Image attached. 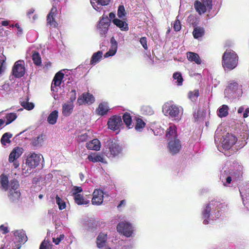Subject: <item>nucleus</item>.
Returning a JSON list of instances; mask_svg holds the SVG:
<instances>
[{
	"label": "nucleus",
	"instance_id": "b1692460",
	"mask_svg": "<svg viewBox=\"0 0 249 249\" xmlns=\"http://www.w3.org/2000/svg\"><path fill=\"white\" fill-rule=\"evenodd\" d=\"M73 103L69 102L65 103L62 106V114L66 117L69 116L73 111Z\"/></svg>",
	"mask_w": 249,
	"mask_h": 249
},
{
	"label": "nucleus",
	"instance_id": "393cba45",
	"mask_svg": "<svg viewBox=\"0 0 249 249\" xmlns=\"http://www.w3.org/2000/svg\"><path fill=\"white\" fill-rule=\"evenodd\" d=\"M86 147L89 150L98 151L101 147L100 142L97 139H94L87 142Z\"/></svg>",
	"mask_w": 249,
	"mask_h": 249
},
{
	"label": "nucleus",
	"instance_id": "473e14b6",
	"mask_svg": "<svg viewBox=\"0 0 249 249\" xmlns=\"http://www.w3.org/2000/svg\"><path fill=\"white\" fill-rule=\"evenodd\" d=\"M228 109L227 105H222L217 110L218 116L220 118L226 117L228 115Z\"/></svg>",
	"mask_w": 249,
	"mask_h": 249
},
{
	"label": "nucleus",
	"instance_id": "58836bf2",
	"mask_svg": "<svg viewBox=\"0 0 249 249\" xmlns=\"http://www.w3.org/2000/svg\"><path fill=\"white\" fill-rule=\"evenodd\" d=\"M146 124L141 118L136 119V123L135 126V129L136 131L141 132L145 126Z\"/></svg>",
	"mask_w": 249,
	"mask_h": 249
},
{
	"label": "nucleus",
	"instance_id": "052dcab7",
	"mask_svg": "<svg viewBox=\"0 0 249 249\" xmlns=\"http://www.w3.org/2000/svg\"><path fill=\"white\" fill-rule=\"evenodd\" d=\"M238 84L237 82H232L230 84H229L228 87L230 89H237L238 88Z\"/></svg>",
	"mask_w": 249,
	"mask_h": 249
},
{
	"label": "nucleus",
	"instance_id": "79ce46f5",
	"mask_svg": "<svg viewBox=\"0 0 249 249\" xmlns=\"http://www.w3.org/2000/svg\"><path fill=\"white\" fill-rule=\"evenodd\" d=\"M43 142V135H41L34 139L32 142V144L34 146L39 147L42 145Z\"/></svg>",
	"mask_w": 249,
	"mask_h": 249
},
{
	"label": "nucleus",
	"instance_id": "5701e85b",
	"mask_svg": "<svg viewBox=\"0 0 249 249\" xmlns=\"http://www.w3.org/2000/svg\"><path fill=\"white\" fill-rule=\"evenodd\" d=\"M107 233L101 232L96 238V244L98 248H103L107 242Z\"/></svg>",
	"mask_w": 249,
	"mask_h": 249
},
{
	"label": "nucleus",
	"instance_id": "20e7f679",
	"mask_svg": "<svg viewBox=\"0 0 249 249\" xmlns=\"http://www.w3.org/2000/svg\"><path fill=\"white\" fill-rule=\"evenodd\" d=\"M106 151L110 157H114L118 156L122 152V147L116 142L108 140L105 145Z\"/></svg>",
	"mask_w": 249,
	"mask_h": 249
},
{
	"label": "nucleus",
	"instance_id": "864d4df0",
	"mask_svg": "<svg viewBox=\"0 0 249 249\" xmlns=\"http://www.w3.org/2000/svg\"><path fill=\"white\" fill-rule=\"evenodd\" d=\"M65 238L64 234H60L58 237H57L56 238H53V242L56 245H58L60 242L63 240Z\"/></svg>",
	"mask_w": 249,
	"mask_h": 249
},
{
	"label": "nucleus",
	"instance_id": "a878e982",
	"mask_svg": "<svg viewBox=\"0 0 249 249\" xmlns=\"http://www.w3.org/2000/svg\"><path fill=\"white\" fill-rule=\"evenodd\" d=\"M64 76V73L60 71H59L55 74L52 82L51 87L52 90H54L53 89V85L55 87H57L61 85Z\"/></svg>",
	"mask_w": 249,
	"mask_h": 249
},
{
	"label": "nucleus",
	"instance_id": "4c0bfd02",
	"mask_svg": "<svg viewBox=\"0 0 249 249\" xmlns=\"http://www.w3.org/2000/svg\"><path fill=\"white\" fill-rule=\"evenodd\" d=\"M141 110L143 114L146 115H151L154 113L152 107L149 105L142 106L141 107Z\"/></svg>",
	"mask_w": 249,
	"mask_h": 249
},
{
	"label": "nucleus",
	"instance_id": "2f4dec72",
	"mask_svg": "<svg viewBox=\"0 0 249 249\" xmlns=\"http://www.w3.org/2000/svg\"><path fill=\"white\" fill-rule=\"evenodd\" d=\"M75 202L78 205H87L89 203V201L84 198L82 195H76L74 196Z\"/></svg>",
	"mask_w": 249,
	"mask_h": 249
},
{
	"label": "nucleus",
	"instance_id": "680f3d73",
	"mask_svg": "<svg viewBox=\"0 0 249 249\" xmlns=\"http://www.w3.org/2000/svg\"><path fill=\"white\" fill-rule=\"evenodd\" d=\"M9 84L5 83L1 86H0V90L6 91L9 89Z\"/></svg>",
	"mask_w": 249,
	"mask_h": 249
},
{
	"label": "nucleus",
	"instance_id": "c03bdc74",
	"mask_svg": "<svg viewBox=\"0 0 249 249\" xmlns=\"http://www.w3.org/2000/svg\"><path fill=\"white\" fill-rule=\"evenodd\" d=\"M173 78L175 80H177L178 85L179 86H181L182 85V82L183 81L182 75L180 72H176L173 74Z\"/></svg>",
	"mask_w": 249,
	"mask_h": 249
},
{
	"label": "nucleus",
	"instance_id": "3c124183",
	"mask_svg": "<svg viewBox=\"0 0 249 249\" xmlns=\"http://www.w3.org/2000/svg\"><path fill=\"white\" fill-rule=\"evenodd\" d=\"M50 245V241L45 239L41 243L39 247V249H47Z\"/></svg>",
	"mask_w": 249,
	"mask_h": 249
},
{
	"label": "nucleus",
	"instance_id": "f8f14e48",
	"mask_svg": "<svg viewBox=\"0 0 249 249\" xmlns=\"http://www.w3.org/2000/svg\"><path fill=\"white\" fill-rule=\"evenodd\" d=\"M57 13V8L54 5H53L50 13L47 17V23L52 27H57L58 23L55 20V17Z\"/></svg>",
	"mask_w": 249,
	"mask_h": 249
},
{
	"label": "nucleus",
	"instance_id": "c756f323",
	"mask_svg": "<svg viewBox=\"0 0 249 249\" xmlns=\"http://www.w3.org/2000/svg\"><path fill=\"white\" fill-rule=\"evenodd\" d=\"M122 120L128 128H132L133 125L132 124V117L130 113L125 112L123 115Z\"/></svg>",
	"mask_w": 249,
	"mask_h": 249
},
{
	"label": "nucleus",
	"instance_id": "13d9d810",
	"mask_svg": "<svg viewBox=\"0 0 249 249\" xmlns=\"http://www.w3.org/2000/svg\"><path fill=\"white\" fill-rule=\"evenodd\" d=\"M202 3H205L208 6V8L212 9V0H201Z\"/></svg>",
	"mask_w": 249,
	"mask_h": 249
},
{
	"label": "nucleus",
	"instance_id": "a19ab883",
	"mask_svg": "<svg viewBox=\"0 0 249 249\" xmlns=\"http://www.w3.org/2000/svg\"><path fill=\"white\" fill-rule=\"evenodd\" d=\"M199 93L198 89H195L194 91H190L188 93V98L192 102H196L198 97L199 96Z\"/></svg>",
	"mask_w": 249,
	"mask_h": 249
},
{
	"label": "nucleus",
	"instance_id": "a211bd4d",
	"mask_svg": "<svg viewBox=\"0 0 249 249\" xmlns=\"http://www.w3.org/2000/svg\"><path fill=\"white\" fill-rule=\"evenodd\" d=\"M111 0H90V3L93 8L97 11H100L102 6L109 4Z\"/></svg>",
	"mask_w": 249,
	"mask_h": 249
},
{
	"label": "nucleus",
	"instance_id": "5fc2aeb1",
	"mask_svg": "<svg viewBox=\"0 0 249 249\" xmlns=\"http://www.w3.org/2000/svg\"><path fill=\"white\" fill-rule=\"evenodd\" d=\"M240 194V196L242 198L243 203H244V201H245V199H247V197H248V193H247L246 192H245V190L243 188H241L239 189Z\"/></svg>",
	"mask_w": 249,
	"mask_h": 249
},
{
	"label": "nucleus",
	"instance_id": "9b49d317",
	"mask_svg": "<svg viewBox=\"0 0 249 249\" xmlns=\"http://www.w3.org/2000/svg\"><path fill=\"white\" fill-rule=\"evenodd\" d=\"M109 22L107 17H103L100 20L97 28L101 36H105L106 34L107 33L108 30Z\"/></svg>",
	"mask_w": 249,
	"mask_h": 249
},
{
	"label": "nucleus",
	"instance_id": "774afa93",
	"mask_svg": "<svg viewBox=\"0 0 249 249\" xmlns=\"http://www.w3.org/2000/svg\"><path fill=\"white\" fill-rule=\"evenodd\" d=\"M249 113V108L246 109L245 112L243 114V118H246L248 117V114Z\"/></svg>",
	"mask_w": 249,
	"mask_h": 249
},
{
	"label": "nucleus",
	"instance_id": "f03ea898",
	"mask_svg": "<svg viewBox=\"0 0 249 249\" xmlns=\"http://www.w3.org/2000/svg\"><path fill=\"white\" fill-rule=\"evenodd\" d=\"M42 156L34 152L30 153L26 157L25 162L22 166V174L26 177L33 173L34 169L38 166L40 163Z\"/></svg>",
	"mask_w": 249,
	"mask_h": 249
},
{
	"label": "nucleus",
	"instance_id": "ea45409f",
	"mask_svg": "<svg viewBox=\"0 0 249 249\" xmlns=\"http://www.w3.org/2000/svg\"><path fill=\"white\" fill-rule=\"evenodd\" d=\"M17 118V115L16 113H9L6 114L5 118L6 119V125H8L14 121H15Z\"/></svg>",
	"mask_w": 249,
	"mask_h": 249
},
{
	"label": "nucleus",
	"instance_id": "f704fd0d",
	"mask_svg": "<svg viewBox=\"0 0 249 249\" xmlns=\"http://www.w3.org/2000/svg\"><path fill=\"white\" fill-rule=\"evenodd\" d=\"M88 160L93 162H103L104 159L102 156L99 154H90L88 157Z\"/></svg>",
	"mask_w": 249,
	"mask_h": 249
},
{
	"label": "nucleus",
	"instance_id": "bb28decb",
	"mask_svg": "<svg viewBox=\"0 0 249 249\" xmlns=\"http://www.w3.org/2000/svg\"><path fill=\"white\" fill-rule=\"evenodd\" d=\"M112 22L116 26L119 27L121 31H127L129 30L127 23L120 19L114 18L112 20Z\"/></svg>",
	"mask_w": 249,
	"mask_h": 249
},
{
	"label": "nucleus",
	"instance_id": "c9c22d12",
	"mask_svg": "<svg viewBox=\"0 0 249 249\" xmlns=\"http://www.w3.org/2000/svg\"><path fill=\"white\" fill-rule=\"evenodd\" d=\"M32 60L36 66H40L41 64V59L38 52L33 51L32 53Z\"/></svg>",
	"mask_w": 249,
	"mask_h": 249
},
{
	"label": "nucleus",
	"instance_id": "e2e57ef3",
	"mask_svg": "<svg viewBox=\"0 0 249 249\" xmlns=\"http://www.w3.org/2000/svg\"><path fill=\"white\" fill-rule=\"evenodd\" d=\"M15 27L18 29L17 34L18 35H21V34L22 33V29L20 27L19 24L18 23H16L15 24Z\"/></svg>",
	"mask_w": 249,
	"mask_h": 249
},
{
	"label": "nucleus",
	"instance_id": "2eb2a0df",
	"mask_svg": "<svg viewBox=\"0 0 249 249\" xmlns=\"http://www.w3.org/2000/svg\"><path fill=\"white\" fill-rule=\"evenodd\" d=\"M103 192L100 189H96L93 193V197L91 200L92 204L99 205L103 201Z\"/></svg>",
	"mask_w": 249,
	"mask_h": 249
},
{
	"label": "nucleus",
	"instance_id": "0eeeda50",
	"mask_svg": "<svg viewBox=\"0 0 249 249\" xmlns=\"http://www.w3.org/2000/svg\"><path fill=\"white\" fill-rule=\"evenodd\" d=\"M117 230L118 232L127 237L131 236L133 232L132 225L127 222L119 223L117 225Z\"/></svg>",
	"mask_w": 249,
	"mask_h": 249
},
{
	"label": "nucleus",
	"instance_id": "39448f33",
	"mask_svg": "<svg viewBox=\"0 0 249 249\" xmlns=\"http://www.w3.org/2000/svg\"><path fill=\"white\" fill-rule=\"evenodd\" d=\"M23 152L22 148L17 146L13 149L9 155L8 161L10 163H13V166L15 169L19 166V162L17 160L21 156Z\"/></svg>",
	"mask_w": 249,
	"mask_h": 249
},
{
	"label": "nucleus",
	"instance_id": "49530a36",
	"mask_svg": "<svg viewBox=\"0 0 249 249\" xmlns=\"http://www.w3.org/2000/svg\"><path fill=\"white\" fill-rule=\"evenodd\" d=\"M126 13L124 5H120L118 7L117 15L119 18H122L125 16Z\"/></svg>",
	"mask_w": 249,
	"mask_h": 249
},
{
	"label": "nucleus",
	"instance_id": "a18cd8bd",
	"mask_svg": "<svg viewBox=\"0 0 249 249\" xmlns=\"http://www.w3.org/2000/svg\"><path fill=\"white\" fill-rule=\"evenodd\" d=\"M209 205V206L212 207L213 209L218 211V209L220 208V206L222 205V204L219 201L213 200L210 202V203Z\"/></svg>",
	"mask_w": 249,
	"mask_h": 249
},
{
	"label": "nucleus",
	"instance_id": "338daca9",
	"mask_svg": "<svg viewBox=\"0 0 249 249\" xmlns=\"http://www.w3.org/2000/svg\"><path fill=\"white\" fill-rule=\"evenodd\" d=\"M231 178L230 176L226 178V183L224 184V185L227 186L228 184H230L231 181Z\"/></svg>",
	"mask_w": 249,
	"mask_h": 249
},
{
	"label": "nucleus",
	"instance_id": "69168bd1",
	"mask_svg": "<svg viewBox=\"0 0 249 249\" xmlns=\"http://www.w3.org/2000/svg\"><path fill=\"white\" fill-rule=\"evenodd\" d=\"M188 19L189 20V22H190V19H191V22H195L197 23V24H198V20L196 18L194 17L193 16H189L188 17Z\"/></svg>",
	"mask_w": 249,
	"mask_h": 249
},
{
	"label": "nucleus",
	"instance_id": "de8ad7c7",
	"mask_svg": "<svg viewBox=\"0 0 249 249\" xmlns=\"http://www.w3.org/2000/svg\"><path fill=\"white\" fill-rule=\"evenodd\" d=\"M6 56L4 55H3L1 58L0 59V74L3 72L5 69L4 64L6 61Z\"/></svg>",
	"mask_w": 249,
	"mask_h": 249
},
{
	"label": "nucleus",
	"instance_id": "412c9836",
	"mask_svg": "<svg viewBox=\"0 0 249 249\" xmlns=\"http://www.w3.org/2000/svg\"><path fill=\"white\" fill-rule=\"evenodd\" d=\"M111 48L110 50L106 53L105 56L108 57L114 55L117 50L118 43L114 37H112L110 39Z\"/></svg>",
	"mask_w": 249,
	"mask_h": 249
},
{
	"label": "nucleus",
	"instance_id": "09e8293b",
	"mask_svg": "<svg viewBox=\"0 0 249 249\" xmlns=\"http://www.w3.org/2000/svg\"><path fill=\"white\" fill-rule=\"evenodd\" d=\"M211 212V207L209 206V205H207L205 209L202 212L203 217L204 218H208L210 217Z\"/></svg>",
	"mask_w": 249,
	"mask_h": 249
},
{
	"label": "nucleus",
	"instance_id": "4468645a",
	"mask_svg": "<svg viewBox=\"0 0 249 249\" xmlns=\"http://www.w3.org/2000/svg\"><path fill=\"white\" fill-rule=\"evenodd\" d=\"M181 145L179 139H175L169 141L168 143V148L170 153L173 155L176 154L179 152L180 150Z\"/></svg>",
	"mask_w": 249,
	"mask_h": 249
},
{
	"label": "nucleus",
	"instance_id": "4be33fe9",
	"mask_svg": "<svg viewBox=\"0 0 249 249\" xmlns=\"http://www.w3.org/2000/svg\"><path fill=\"white\" fill-rule=\"evenodd\" d=\"M194 7L196 11L199 15H202L206 12L208 6L205 3L197 0L194 2Z\"/></svg>",
	"mask_w": 249,
	"mask_h": 249
},
{
	"label": "nucleus",
	"instance_id": "f257e3e1",
	"mask_svg": "<svg viewBox=\"0 0 249 249\" xmlns=\"http://www.w3.org/2000/svg\"><path fill=\"white\" fill-rule=\"evenodd\" d=\"M0 188L2 190L8 191V197L12 203H16L19 201L21 193L19 189L18 181L13 178L10 181L7 175L2 174L0 176Z\"/></svg>",
	"mask_w": 249,
	"mask_h": 249
},
{
	"label": "nucleus",
	"instance_id": "bf43d9fd",
	"mask_svg": "<svg viewBox=\"0 0 249 249\" xmlns=\"http://www.w3.org/2000/svg\"><path fill=\"white\" fill-rule=\"evenodd\" d=\"M0 231L2 232V234H5L9 232L8 227L5 226L3 225H1L0 226Z\"/></svg>",
	"mask_w": 249,
	"mask_h": 249
},
{
	"label": "nucleus",
	"instance_id": "dca6fc26",
	"mask_svg": "<svg viewBox=\"0 0 249 249\" xmlns=\"http://www.w3.org/2000/svg\"><path fill=\"white\" fill-rule=\"evenodd\" d=\"M164 109L171 117L178 116L180 112L179 107L175 105H165Z\"/></svg>",
	"mask_w": 249,
	"mask_h": 249
},
{
	"label": "nucleus",
	"instance_id": "f3484780",
	"mask_svg": "<svg viewBox=\"0 0 249 249\" xmlns=\"http://www.w3.org/2000/svg\"><path fill=\"white\" fill-rule=\"evenodd\" d=\"M191 19H190V24L194 27L193 31V35L195 39H198L202 37L205 34V30L203 27L200 26H197V23L191 22Z\"/></svg>",
	"mask_w": 249,
	"mask_h": 249
},
{
	"label": "nucleus",
	"instance_id": "7ed1b4c3",
	"mask_svg": "<svg viewBox=\"0 0 249 249\" xmlns=\"http://www.w3.org/2000/svg\"><path fill=\"white\" fill-rule=\"evenodd\" d=\"M238 60V56L235 52L227 50L222 56V66L228 70H233L237 66Z\"/></svg>",
	"mask_w": 249,
	"mask_h": 249
},
{
	"label": "nucleus",
	"instance_id": "c85d7f7f",
	"mask_svg": "<svg viewBox=\"0 0 249 249\" xmlns=\"http://www.w3.org/2000/svg\"><path fill=\"white\" fill-rule=\"evenodd\" d=\"M103 53L102 51H99L96 53H94L91 57L90 64L91 65H95L98 63L102 58Z\"/></svg>",
	"mask_w": 249,
	"mask_h": 249
},
{
	"label": "nucleus",
	"instance_id": "e433bc0d",
	"mask_svg": "<svg viewBox=\"0 0 249 249\" xmlns=\"http://www.w3.org/2000/svg\"><path fill=\"white\" fill-rule=\"evenodd\" d=\"M29 98L27 97L26 101H20V105L25 109L27 110H31L33 109L34 107V104L32 102H29Z\"/></svg>",
	"mask_w": 249,
	"mask_h": 249
},
{
	"label": "nucleus",
	"instance_id": "ddd939ff",
	"mask_svg": "<svg viewBox=\"0 0 249 249\" xmlns=\"http://www.w3.org/2000/svg\"><path fill=\"white\" fill-rule=\"evenodd\" d=\"M237 138L231 134L228 133L223 142V146L226 149L231 148L235 144Z\"/></svg>",
	"mask_w": 249,
	"mask_h": 249
},
{
	"label": "nucleus",
	"instance_id": "603ef678",
	"mask_svg": "<svg viewBox=\"0 0 249 249\" xmlns=\"http://www.w3.org/2000/svg\"><path fill=\"white\" fill-rule=\"evenodd\" d=\"M173 28L174 30L176 32H178L180 30L181 24L180 21L178 19H177L175 21Z\"/></svg>",
	"mask_w": 249,
	"mask_h": 249
},
{
	"label": "nucleus",
	"instance_id": "37998d69",
	"mask_svg": "<svg viewBox=\"0 0 249 249\" xmlns=\"http://www.w3.org/2000/svg\"><path fill=\"white\" fill-rule=\"evenodd\" d=\"M56 203L58 206L59 209L60 210H64L66 207V204L65 202L58 195L55 197Z\"/></svg>",
	"mask_w": 249,
	"mask_h": 249
},
{
	"label": "nucleus",
	"instance_id": "0e129e2a",
	"mask_svg": "<svg viewBox=\"0 0 249 249\" xmlns=\"http://www.w3.org/2000/svg\"><path fill=\"white\" fill-rule=\"evenodd\" d=\"M87 138L88 135L87 134H82L79 136V139L81 141H85L87 140Z\"/></svg>",
	"mask_w": 249,
	"mask_h": 249
},
{
	"label": "nucleus",
	"instance_id": "aec40b11",
	"mask_svg": "<svg viewBox=\"0 0 249 249\" xmlns=\"http://www.w3.org/2000/svg\"><path fill=\"white\" fill-rule=\"evenodd\" d=\"M109 110L107 103H101L96 109V114L100 116H104L108 113Z\"/></svg>",
	"mask_w": 249,
	"mask_h": 249
},
{
	"label": "nucleus",
	"instance_id": "8fccbe9b",
	"mask_svg": "<svg viewBox=\"0 0 249 249\" xmlns=\"http://www.w3.org/2000/svg\"><path fill=\"white\" fill-rule=\"evenodd\" d=\"M72 191V196H75L76 195H79V193H81L83 191V189L81 187L74 186Z\"/></svg>",
	"mask_w": 249,
	"mask_h": 249
},
{
	"label": "nucleus",
	"instance_id": "cd10ccee",
	"mask_svg": "<svg viewBox=\"0 0 249 249\" xmlns=\"http://www.w3.org/2000/svg\"><path fill=\"white\" fill-rule=\"evenodd\" d=\"M187 57L189 61L195 62L197 64H200L201 63V59L199 55L195 53L188 52L187 53Z\"/></svg>",
	"mask_w": 249,
	"mask_h": 249
},
{
	"label": "nucleus",
	"instance_id": "9d476101",
	"mask_svg": "<svg viewBox=\"0 0 249 249\" xmlns=\"http://www.w3.org/2000/svg\"><path fill=\"white\" fill-rule=\"evenodd\" d=\"M94 101V97L89 92L83 93L77 99V103L79 105L83 104L91 105Z\"/></svg>",
	"mask_w": 249,
	"mask_h": 249
},
{
	"label": "nucleus",
	"instance_id": "6e6d98bb",
	"mask_svg": "<svg viewBox=\"0 0 249 249\" xmlns=\"http://www.w3.org/2000/svg\"><path fill=\"white\" fill-rule=\"evenodd\" d=\"M140 42L141 45L142 46L143 48L145 50L148 49V46L147 44V38L146 37H142L140 38Z\"/></svg>",
	"mask_w": 249,
	"mask_h": 249
},
{
	"label": "nucleus",
	"instance_id": "1a4fd4ad",
	"mask_svg": "<svg viewBox=\"0 0 249 249\" xmlns=\"http://www.w3.org/2000/svg\"><path fill=\"white\" fill-rule=\"evenodd\" d=\"M23 61L18 60L16 61L12 69V74L16 78H21L25 73V68L23 64Z\"/></svg>",
	"mask_w": 249,
	"mask_h": 249
},
{
	"label": "nucleus",
	"instance_id": "7c9ffc66",
	"mask_svg": "<svg viewBox=\"0 0 249 249\" xmlns=\"http://www.w3.org/2000/svg\"><path fill=\"white\" fill-rule=\"evenodd\" d=\"M58 117V112L56 110L53 111L48 116L47 121L50 124H54Z\"/></svg>",
	"mask_w": 249,
	"mask_h": 249
},
{
	"label": "nucleus",
	"instance_id": "4d7b16f0",
	"mask_svg": "<svg viewBox=\"0 0 249 249\" xmlns=\"http://www.w3.org/2000/svg\"><path fill=\"white\" fill-rule=\"evenodd\" d=\"M70 94H71V96L70 97V102H72V103H73V102L76 99V92L75 90H74V89L71 90V91L70 92Z\"/></svg>",
	"mask_w": 249,
	"mask_h": 249
},
{
	"label": "nucleus",
	"instance_id": "6e6552de",
	"mask_svg": "<svg viewBox=\"0 0 249 249\" xmlns=\"http://www.w3.org/2000/svg\"><path fill=\"white\" fill-rule=\"evenodd\" d=\"M107 124L108 128L112 130H119L123 125L121 117L117 115L112 116L108 119Z\"/></svg>",
	"mask_w": 249,
	"mask_h": 249
},
{
	"label": "nucleus",
	"instance_id": "6ab92c4d",
	"mask_svg": "<svg viewBox=\"0 0 249 249\" xmlns=\"http://www.w3.org/2000/svg\"><path fill=\"white\" fill-rule=\"evenodd\" d=\"M166 137L169 141L178 139L177 127L175 125L170 126L167 129Z\"/></svg>",
	"mask_w": 249,
	"mask_h": 249
},
{
	"label": "nucleus",
	"instance_id": "72a5a7b5",
	"mask_svg": "<svg viewBox=\"0 0 249 249\" xmlns=\"http://www.w3.org/2000/svg\"><path fill=\"white\" fill-rule=\"evenodd\" d=\"M12 134L9 132H6L3 134L0 139V142L2 145H6L7 143H10V138L12 137Z\"/></svg>",
	"mask_w": 249,
	"mask_h": 249
},
{
	"label": "nucleus",
	"instance_id": "423d86ee",
	"mask_svg": "<svg viewBox=\"0 0 249 249\" xmlns=\"http://www.w3.org/2000/svg\"><path fill=\"white\" fill-rule=\"evenodd\" d=\"M14 234L15 236L14 245H12V246L17 249H19L21 245L27 241V237L25 232L23 230H17L14 231Z\"/></svg>",
	"mask_w": 249,
	"mask_h": 249
}]
</instances>
